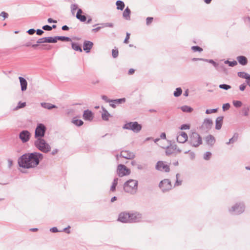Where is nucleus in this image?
<instances>
[{
  "label": "nucleus",
  "instance_id": "nucleus-1",
  "mask_svg": "<svg viewBox=\"0 0 250 250\" xmlns=\"http://www.w3.org/2000/svg\"><path fill=\"white\" fill-rule=\"evenodd\" d=\"M42 158L43 155L40 152L25 153L20 157L18 164L22 168H34L39 164L40 160Z\"/></svg>",
  "mask_w": 250,
  "mask_h": 250
},
{
  "label": "nucleus",
  "instance_id": "nucleus-2",
  "mask_svg": "<svg viewBox=\"0 0 250 250\" xmlns=\"http://www.w3.org/2000/svg\"><path fill=\"white\" fill-rule=\"evenodd\" d=\"M35 146L43 153H48L51 150V146L43 138L36 139L34 141Z\"/></svg>",
  "mask_w": 250,
  "mask_h": 250
},
{
  "label": "nucleus",
  "instance_id": "nucleus-3",
  "mask_svg": "<svg viewBox=\"0 0 250 250\" xmlns=\"http://www.w3.org/2000/svg\"><path fill=\"white\" fill-rule=\"evenodd\" d=\"M138 182L137 180L129 179L125 183L124 189L125 192L135 194L137 190Z\"/></svg>",
  "mask_w": 250,
  "mask_h": 250
},
{
  "label": "nucleus",
  "instance_id": "nucleus-4",
  "mask_svg": "<svg viewBox=\"0 0 250 250\" xmlns=\"http://www.w3.org/2000/svg\"><path fill=\"white\" fill-rule=\"evenodd\" d=\"M189 144L194 147H198L202 143L201 136L197 132H192L189 137Z\"/></svg>",
  "mask_w": 250,
  "mask_h": 250
},
{
  "label": "nucleus",
  "instance_id": "nucleus-5",
  "mask_svg": "<svg viewBox=\"0 0 250 250\" xmlns=\"http://www.w3.org/2000/svg\"><path fill=\"white\" fill-rule=\"evenodd\" d=\"M123 128L125 129L132 130L134 132L138 133L141 130L142 125L137 122H129L125 124Z\"/></svg>",
  "mask_w": 250,
  "mask_h": 250
},
{
  "label": "nucleus",
  "instance_id": "nucleus-6",
  "mask_svg": "<svg viewBox=\"0 0 250 250\" xmlns=\"http://www.w3.org/2000/svg\"><path fill=\"white\" fill-rule=\"evenodd\" d=\"M46 127L42 123L38 124L35 130V138H42L45 135Z\"/></svg>",
  "mask_w": 250,
  "mask_h": 250
},
{
  "label": "nucleus",
  "instance_id": "nucleus-7",
  "mask_svg": "<svg viewBox=\"0 0 250 250\" xmlns=\"http://www.w3.org/2000/svg\"><path fill=\"white\" fill-rule=\"evenodd\" d=\"M245 208V207L244 203H236L229 211L232 214L237 215L243 212Z\"/></svg>",
  "mask_w": 250,
  "mask_h": 250
},
{
  "label": "nucleus",
  "instance_id": "nucleus-8",
  "mask_svg": "<svg viewBox=\"0 0 250 250\" xmlns=\"http://www.w3.org/2000/svg\"><path fill=\"white\" fill-rule=\"evenodd\" d=\"M159 186L163 192L170 190L172 187L170 181L167 179L161 181Z\"/></svg>",
  "mask_w": 250,
  "mask_h": 250
},
{
  "label": "nucleus",
  "instance_id": "nucleus-9",
  "mask_svg": "<svg viewBox=\"0 0 250 250\" xmlns=\"http://www.w3.org/2000/svg\"><path fill=\"white\" fill-rule=\"evenodd\" d=\"M117 172L120 177L128 175L130 173V169L123 164H120L118 166Z\"/></svg>",
  "mask_w": 250,
  "mask_h": 250
},
{
  "label": "nucleus",
  "instance_id": "nucleus-10",
  "mask_svg": "<svg viewBox=\"0 0 250 250\" xmlns=\"http://www.w3.org/2000/svg\"><path fill=\"white\" fill-rule=\"evenodd\" d=\"M155 168L158 171L166 172H169L170 170L169 166L166 164V162L162 161H159L157 163Z\"/></svg>",
  "mask_w": 250,
  "mask_h": 250
},
{
  "label": "nucleus",
  "instance_id": "nucleus-11",
  "mask_svg": "<svg viewBox=\"0 0 250 250\" xmlns=\"http://www.w3.org/2000/svg\"><path fill=\"white\" fill-rule=\"evenodd\" d=\"M129 223H137L141 221L142 214L137 212H129Z\"/></svg>",
  "mask_w": 250,
  "mask_h": 250
},
{
  "label": "nucleus",
  "instance_id": "nucleus-12",
  "mask_svg": "<svg viewBox=\"0 0 250 250\" xmlns=\"http://www.w3.org/2000/svg\"><path fill=\"white\" fill-rule=\"evenodd\" d=\"M31 133L27 130L21 131L19 134V138L23 143L27 142L30 139Z\"/></svg>",
  "mask_w": 250,
  "mask_h": 250
},
{
  "label": "nucleus",
  "instance_id": "nucleus-13",
  "mask_svg": "<svg viewBox=\"0 0 250 250\" xmlns=\"http://www.w3.org/2000/svg\"><path fill=\"white\" fill-rule=\"evenodd\" d=\"M120 157L126 159H133L135 157L134 153L128 150H122L120 154Z\"/></svg>",
  "mask_w": 250,
  "mask_h": 250
},
{
  "label": "nucleus",
  "instance_id": "nucleus-14",
  "mask_svg": "<svg viewBox=\"0 0 250 250\" xmlns=\"http://www.w3.org/2000/svg\"><path fill=\"white\" fill-rule=\"evenodd\" d=\"M129 212H123L119 214L118 220L123 223H129Z\"/></svg>",
  "mask_w": 250,
  "mask_h": 250
},
{
  "label": "nucleus",
  "instance_id": "nucleus-15",
  "mask_svg": "<svg viewBox=\"0 0 250 250\" xmlns=\"http://www.w3.org/2000/svg\"><path fill=\"white\" fill-rule=\"evenodd\" d=\"M212 125V121L210 119L206 118L204 120L202 125V128L206 129L207 131H208L211 128Z\"/></svg>",
  "mask_w": 250,
  "mask_h": 250
},
{
  "label": "nucleus",
  "instance_id": "nucleus-16",
  "mask_svg": "<svg viewBox=\"0 0 250 250\" xmlns=\"http://www.w3.org/2000/svg\"><path fill=\"white\" fill-rule=\"evenodd\" d=\"M180 152L181 150L177 148L176 145H171L167 147L166 150V154L167 156H169L176 152Z\"/></svg>",
  "mask_w": 250,
  "mask_h": 250
},
{
  "label": "nucleus",
  "instance_id": "nucleus-17",
  "mask_svg": "<svg viewBox=\"0 0 250 250\" xmlns=\"http://www.w3.org/2000/svg\"><path fill=\"white\" fill-rule=\"evenodd\" d=\"M188 139L187 134L185 132H181L177 136V141L180 143L186 142Z\"/></svg>",
  "mask_w": 250,
  "mask_h": 250
},
{
  "label": "nucleus",
  "instance_id": "nucleus-18",
  "mask_svg": "<svg viewBox=\"0 0 250 250\" xmlns=\"http://www.w3.org/2000/svg\"><path fill=\"white\" fill-rule=\"evenodd\" d=\"M93 45V43L92 42L88 41H85L83 42V49L86 53H89Z\"/></svg>",
  "mask_w": 250,
  "mask_h": 250
},
{
  "label": "nucleus",
  "instance_id": "nucleus-19",
  "mask_svg": "<svg viewBox=\"0 0 250 250\" xmlns=\"http://www.w3.org/2000/svg\"><path fill=\"white\" fill-rule=\"evenodd\" d=\"M83 118L86 121H91L93 119L92 112L88 109L84 110L83 114Z\"/></svg>",
  "mask_w": 250,
  "mask_h": 250
},
{
  "label": "nucleus",
  "instance_id": "nucleus-20",
  "mask_svg": "<svg viewBox=\"0 0 250 250\" xmlns=\"http://www.w3.org/2000/svg\"><path fill=\"white\" fill-rule=\"evenodd\" d=\"M19 79L20 83V85L21 87V90L22 91H24L27 89V82L24 78L22 77H19Z\"/></svg>",
  "mask_w": 250,
  "mask_h": 250
},
{
  "label": "nucleus",
  "instance_id": "nucleus-21",
  "mask_svg": "<svg viewBox=\"0 0 250 250\" xmlns=\"http://www.w3.org/2000/svg\"><path fill=\"white\" fill-rule=\"evenodd\" d=\"M207 144L210 146H212L215 142V139L214 136L211 135L207 136L205 138Z\"/></svg>",
  "mask_w": 250,
  "mask_h": 250
},
{
  "label": "nucleus",
  "instance_id": "nucleus-22",
  "mask_svg": "<svg viewBox=\"0 0 250 250\" xmlns=\"http://www.w3.org/2000/svg\"><path fill=\"white\" fill-rule=\"evenodd\" d=\"M223 117L222 116L218 117L215 121V128L219 130L221 128L223 123Z\"/></svg>",
  "mask_w": 250,
  "mask_h": 250
},
{
  "label": "nucleus",
  "instance_id": "nucleus-23",
  "mask_svg": "<svg viewBox=\"0 0 250 250\" xmlns=\"http://www.w3.org/2000/svg\"><path fill=\"white\" fill-rule=\"evenodd\" d=\"M83 11L82 9H79L76 14V18L79 19L80 21L84 22L86 20V18L84 15H82V13Z\"/></svg>",
  "mask_w": 250,
  "mask_h": 250
},
{
  "label": "nucleus",
  "instance_id": "nucleus-24",
  "mask_svg": "<svg viewBox=\"0 0 250 250\" xmlns=\"http://www.w3.org/2000/svg\"><path fill=\"white\" fill-rule=\"evenodd\" d=\"M237 60L239 63L242 65H245L248 63V60L247 58L244 56H238L237 57Z\"/></svg>",
  "mask_w": 250,
  "mask_h": 250
},
{
  "label": "nucleus",
  "instance_id": "nucleus-25",
  "mask_svg": "<svg viewBox=\"0 0 250 250\" xmlns=\"http://www.w3.org/2000/svg\"><path fill=\"white\" fill-rule=\"evenodd\" d=\"M103 109V113L102 114V118L104 121H108L109 120V117H110V114L108 112V111L104 107H102Z\"/></svg>",
  "mask_w": 250,
  "mask_h": 250
},
{
  "label": "nucleus",
  "instance_id": "nucleus-26",
  "mask_svg": "<svg viewBox=\"0 0 250 250\" xmlns=\"http://www.w3.org/2000/svg\"><path fill=\"white\" fill-rule=\"evenodd\" d=\"M130 13L131 11L130 9L127 7L125 10H124L123 13V17L126 20H130Z\"/></svg>",
  "mask_w": 250,
  "mask_h": 250
},
{
  "label": "nucleus",
  "instance_id": "nucleus-27",
  "mask_svg": "<svg viewBox=\"0 0 250 250\" xmlns=\"http://www.w3.org/2000/svg\"><path fill=\"white\" fill-rule=\"evenodd\" d=\"M41 105L42 107L47 109H51L52 108H57L56 105L48 103H42Z\"/></svg>",
  "mask_w": 250,
  "mask_h": 250
},
{
  "label": "nucleus",
  "instance_id": "nucleus-28",
  "mask_svg": "<svg viewBox=\"0 0 250 250\" xmlns=\"http://www.w3.org/2000/svg\"><path fill=\"white\" fill-rule=\"evenodd\" d=\"M237 75L240 78L246 79V80H249L250 78V75L245 72H239Z\"/></svg>",
  "mask_w": 250,
  "mask_h": 250
},
{
  "label": "nucleus",
  "instance_id": "nucleus-29",
  "mask_svg": "<svg viewBox=\"0 0 250 250\" xmlns=\"http://www.w3.org/2000/svg\"><path fill=\"white\" fill-rule=\"evenodd\" d=\"M117 9L118 10H123L125 6L124 2L122 0H117L116 2Z\"/></svg>",
  "mask_w": 250,
  "mask_h": 250
},
{
  "label": "nucleus",
  "instance_id": "nucleus-30",
  "mask_svg": "<svg viewBox=\"0 0 250 250\" xmlns=\"http://www.w3.org/2000/svg\"><path fill=\"white\" fill-rule=\"evenodd\" d=\"M72 48L75 51L82 52L81 46L77 43L72 42L71 43Z\"/></svg>",
  "mask_w": 250,
  "mask_h": 250
},
{
  "label": "nucleus",
  "instance_id": "nucleus-31",
  "mask_svg": "<svg viewBox=\"0 0 250 250\" xmlns=\"http://www.w3.org/2000/svg\"><path fill=\"white\" fill-rule=\"evenodd\" d=\"M56 42L58 40L61 41H66V42H70L71 41V39L69 37H65V36H56Z\"/></svg>",
  "mask_w": 250,
  "mask_h": 250
},
{
  "label": "nucleus",
  "instance_id": "nucleus-32",
  "mask_svg": "<svg viewBox=\"0 0 250 250\" xmlns=\"http://www.w3.org/2000/svg\"><path fill=\"white\" fill-rule=\"evenodd\" d=\"M181 109L183 112L188 113H190L193 110V109L191 107L188 105H184L181 106Z\"/></svg>",
  "mask_w": 250,
  "mask_h": 250
},
{
  "label": "nucleus",
  "instance_id": "nucleus-33",
  "mask_svg": "<svg viewBox=\"0 0 250 250\" xmlns=\"http://www.w3.org/2000/svg\"><path fill=\"white\" fill-rule=\"evenodd\" d=\"M118 178H115L113 180V181L112 182V186L110 188V190L112 192H114L115 190L116 187L118 184Z\"/></svg>",
  "mask_w": 250,
  "mask_h": 250
},
{
  "label": "nucleus",
  "instance_id": "nucleus-34",
  "mask_svg": "<svg viewBox=\"0 0 250 250\" xmlns=\"http://www.w3.org/2000/svg\"><path fill=\"white\" fill-rule=\"evenodd\" d=\"M203 61H205L210 63L212 64V65L215 67V68L218 70V63L215 62L213 60H208L205 59V60H203Z\"/></svg>",
  "mask_w": 250,
  "mask_h": 250
},
{
  "label": "nucleus",
  "instance_id": "nucleus-35",
  "mask_svg": "<svg viewBox=\"0 0 250 250\" xmlns=\"http://www.w3.org/2000/svg\"><path fill=\"white\" fill-rule=\"evenodd\" d=\"M182 93V90L181 87H178L176 88L175 90L173 93V95L175 97H178L180 96Z\"/></svg>",
  "mask_w": 250,
  "mask_h": 250
},
{
  "label": "nucleus",
  "instance_id": "nucleus-36",
  "mask_svg": "<svg viewBox=\"0 0 250 250\" xmlns=\"http://www.w3.org/2000/svg\"><path fill=\"white\" fill-rule=\"evenodd\" d=\"M180 176V174H179V173L176 174V180L174 184V187H177V186L181 185L182 183V180H179V178Z\"/></svg>",
  "mask_w": 250,
  "mask_h": 250
},
{
  "label": "nucleus",
  "instance_id": "nucleus-37",
  "mask_svg": "<svg viewBox=\"0 0 250 250\" xmlns=\"http://www.w3.org/2000/svg\"><path fill=\"white\" fill-rule=\"evenodd\" d=\"M125 102V98L112 100V103H114L115 104H120L122 103H124Z\"/></svg>",
  "mask_w": 250,
  "mask_h": 250
},
{
  "label": "nucleus",
  "instance_id": "nucleus-38",
  "mask_svg": "<svg viewBox=\"0 0 250 250\" xmlns=\"http://www.w3.org/2000/svg\"><path fill=\"white\" fill-rule=\"evenodd\" d=\"M25 106H26V103L25 102L21 103V102H19L18 104V105L14 108V110H18V109H19L20 108H23V107H25Z\"/></svg>",
  "mask_w": 250,
  "mask_h": 250
},
{
  "label": "nucleus",
  "instance_id": "nucleus-39",
  "mask_svg": "<svg viewBox=\"0 0 250 250\" xmlns=\"http://www.w3.org/2000/svg\"><path fill=\"white\" fill-rule=\"evenodd\" d=\"M46 38V42H48V43H56V42H57L56 36L54 37H47Z\"/></svg>",
  "mask_w": 250,
  "mask_h": 250
},
{
  "label": "nucleus",
  "instance_id": "nucleus-40",
  "mask_svg": "<svg viewBox=\"0 0 250 250\" xmlns=\"http://www.w3.org/2000/svg\"><path fill=\"white\" fill-rule=\"evenodd\" d=\"M224 63L225 64H228L231 67H233L237 64V62L236 61L230 62L229 60H227L224 62Z\"/></svg>",
  "mask_w": 250,
  "mask_h": 250
},
{
  "label": "nucleus",
  "instance_id": "nucleus-41",
  "mask_svg": "<svg viewBox=\"0 0 250 250\" xmlns=\"http://www.w3.org/2000/svg\"><path fill=\"white\" fill-rule=\"evenodd\" d=\"M72 123L74 124H75L76 125H77L79 126L82 125L83 124V122L82 120H78V119L73 120L72 121Z\"/></svg>",
  "mask_w": 250,
  "mask_h": 250
},
{
  "label": "nucleus",
  "instance_id": "nucleus-42",
  "mask_svg": "<svg viewBox=\"0 0 250 250\" xmlns=\"http://www.w3.org/2000/svg\"><path fill=\"white\" fill-rule=\"evenodd\" d=\"M238 136L239 134L237 133H235L233 137L229 139V142H232V143H234L237 140Z\"/></svg>",
  "mask_w": 250,
  "mask_h": 250
},
{
  "label": "nucleus",
  "instance_id": "nucleus-43",
  "mask_svg": "<svg viewBox=\"0 0 250 250\" xmlns=\"http://www.w3.org/2000/svg\"><path fill=\"white\" fill-rule=\"evenodd\" d=\"M219 87L227 90L231 88V86L227 84H221L219 85Z\"/></svg>",
  "mask_w": 250,
  "mask_h": 250
},
{
  "label": "nucleus",
  "instance_id": "nucleus-44",
  "mask_svg": "<svg viewBox=\"0 0 250 250\" xmlns=\"http://www.w3.org/2000/svg\"><path fill=\"white\" fill-rule=\"evenodd\" d=\"M233 104L235 107L238 108L242 106V103L240 101H233Z\"/></svg>",
  "mask_w": 250,
  "mask_h": 250
},
{
  "label": "nucleus",
  "instance_id": "nucleus-45",
  "mask_svg": "<svg viewBox=\"0 0 250 250\" xmlns=\"http://www.w3.org/2000/svg\"><path fill=\"white\" fill-rule=\"evenodd\" d=\"M191 49L194 52H202L203 51V49L198 46H193L191 47Z\"/></svg>",
  "mask_w": 250,
  "mask_h": 250
},
{
  "label": "nucleus",
  "instance_id": "nucleus-46",
  "mask_svg": "<svg viewBox=\"0 0 250 250\" xmlns=\"http://www.w3.org/2000/svg\"><path fill=\"white\" fill-rule=\"evenodd\" d=\"M211 156V153L210 152H209V151L206 152L204 154V159L206 160H208L210 158Z\"/></svg>",
  "mask_w": 250,
  "mask_h": 250
},
{
  "label": "nucleus",
  "instance_id": "nucleus-47",
  "mask_svg": "<svg viewBox=\"0 0 250 250\" xmlns=\"http://www.w3.org/2000/svg\"><path fill=\"white\" fill-rule=\"evenodd\" d=\"M102 25V27H113L114 24L112 23H103L101 24Z\"/></svg>",
  "mask_w": 250,
  "mask_h": 250
},
{
  "label": "nucleus",
  "instance_id": "nucleus-48",
  "mask_svg": "<svg viewBox=\"0 0 250 250\" xmlns=\"http://www.w3.org/2000/svg\"><path fill=\"white\" fill-rule=\"evenodd\" d=\"M119 52L118 49H112V56L114 58H116L118 56Z\"/></svg>",
  "mask_w": 250,
  "mask_h": 250
},
{
  "label": "nucleus",
  "instance_id": "nucleus-49",
  "mask_svg": "<svg viewBox=\"0 0 250 250\" xmlns=\"http://www.w3.org/2000/svg\"><path fill=\"white\" fill-rule=\"evenodd\" d=\"M217 111V108L210 109H207L206 110L205 113L207 114H209L215 113Z\"/></svg>",
  "mask_w": 250,
  "mask_h": 250
},
{
  "label": "nucleus",
  "instance_id": "nucleus-50",
  "mask_svg": "<svg viewBox=\"0 0 250 250\" xmlns=\"http://www.w3.org/2000/svg\"><path fill=\"white\" fill-rule=\"evenodd\" d=\"M46 38L43 37L39 39L37 41V43L38 44L42 43H46Z\"/></svg>",
  "mask_w": 250,
  "mask_h": 250
},
{
  "label": "nucleus",
  "instance_id": "nucleus-51",
  "mask_svg": "<svg viewBox=\"0 0 250 250\" xmlns=\"http://www.w3.org/2000/svg\"><path fill=\"white\" fill-rule=\"evenodd\" d=\"M189 153V157L191 160H193L195 158V153L193 152H189V151H187L185 152V153Z\"/></svg>",
  "mask_w": 250,
  "mask_h": 250
},
{
  "label": "nucleus",
  "instance_id": "nucleus-52",
  "mask_svg": "<svg viewBox=\"0 0 250 250\" xmlns=\"http://www.w3.org/2000/svg\"><path fill=\"white\" fill-rule=\"evenodd\" d=\"M78 5L76 4H72L71 5V10L72 13L73 14L75 11L77 9Z\"/></svg>",
  "mask_w": 250,
  "mask_h": 250
},
{
  "label": "nucleus",
  "instance_id": "nucleus-53",
  "mask_svg": "<svg viewBox=\"0 0 250 250\" xmlns=\"http://www.w3.org/2000/svg\"><path fill=\"white\" fill-rule=\"evenodd\" d=\"M230 108V104L229 103L224 104L222 107L223 111H226Z\"/></svg>",
  "mask_w": 250,
  "mask_h": 250
},
{
  "label": "nucleus",
  "instance_id": "nucleus-54",
  "mask_svg": "<svg viewBox=\"0 0 250 250\" xmlns=\"http://www.w3.org/2000/svg\"><path fill=\"white\" fill-rule=\"evenodd\" d=\"M102 99L106 103H112V100L109 99L108 97L105 95H102Z\"/></svg>",
  "mask_w": 250,
  "mask_h": 250
},
{
  "label": "nucleus",
  "instance_id": "nucleus-55",
  "mask_svg": "<svg viewBox=\"0 0 250 250\" xmlns=\"http://www.w3.org/2000/svg\"><path fill=\"white\" fill-rule=\"evenodd\" d=\"M42 29L45 31H51L52 29V27H51L50 25H45L42 26Z\"/></svg>",
  "mask_w": 250,
  "mask_h": 250
},
{
  "label": "nucleus",
  "instance_id": "nucleus-56",
  "mask_svg": "<svg viewBox=\"0 0 250 250\" xmlns=\"http://www.w3.org/2000/svg\"><path fill=\"white\" fill-rule=\"evenodd\" d=\"M189 128H190L189 125H187V124H183L180 127V129L181 130L188 129H189Z\"/></svg>",
  "mask_w": 250,
  "mask_h": 250
},
{
  "label": "nucleus",
  "instance_id": "nucleus-57",
  "mask_svg": "<svg viewBox=\"0 0 250 250\" xmlns=\"http://www.w3.org/2000/svg\"><path fill=\"white\" fill-rule=\"evenodd\" d=\"M152 17H147L146 19V23L147 25H149L153 21Z\"/></svg>",
  "mask_w": 250,
  "mask_h": 250
},
{
  "label": "nucleus",
  "instance_id": "nucleus-58",
  "mask_svg": "<svg viewBox=\"0 0 250 250\" xmlns=\"http://www.w3.org/2000/svg\"><path fill=\"white\" fill-rule=\"evenodd\" d=\"M1 16L3 18L4 20L6 18H7L8 17V13H7L6 12H4V11H2L1 12V13L0 14V17Z\"/></svg>",
  "mask_w": 250,
  "mask_h": 250
},
{
  "label": "nucleus",
  "instance_id": "nucleus-59",
  "mask_svg": "<svg viewBox=\"0 0 250 250\" xmlns=\"http://www.w3.org/2000/svg\"><path fill=\"white\" fill-rule=\"evenodd\" d=\"M249 107L244 108L243 109V112L244 113V115L246 116H247L249 115Z\"/></svg>",
  "mask_w": 250,
  "mask_h": 250
},
{
  "label": "nucleus",
  "instance_id": "nucleus-60",
  "mask_svg": "<svg viewBox=\"0 0 250 250\" xmlns=\"http://www.w3.org/2000/svg\"><path fill=\"white\" fill-rule=\"evenodd\" d=\"M35 32L36 30L34 29H30L27 31V33L29 35H33Z\"/></svg>",
  "mask_w": 250,
  "mask_h": 250
},
{
  "label": "nucleus",
  "instance_id": "nucleus-61",
  "mask_svg": "<svg viewBox=\"0 0 250 250\" xmlns=\"http://www.w3.org/2000/svg\"><path fill=\"white\" fill-rule=\"evenodd\" d=\"M36 34L39 36L42 35L44 33L43 30H42V29H37L36 31Z\"/></svg>",
  "mask_w": 250,
  "mask_h": 250
},
{
  "label": "nucleus",
  "instance_id": "nucleus-62",
  "mask_svg": "<svg viewBox=\"0 0 250 250\" xmlns=\"http://www.w3.org/2000/svg\"><path fill=\"white\" fill-rule=\"evenodd\" d=\"M129 37H130V34L128 33H126V37L124 40V43H127L128 41V39H129Z\"/></svg>",
  "mask_w": 250,
  "mask_h": 250
},
{
  "label": "nucleus",
  "instance_id": "nucleus-63",
  "mask_svg": "<svg viewBox=\"0 0 250 250\" xmlns=\"http://www.w3.org/2000/svg\"><path fill=\"white\" fill-rule=\"evenodd\" d=\"M246 85L245 83L242 84L239 86V89L241 91H244L246 88Z\"/></svg>",
  "mask_w": 250,
  "mask_h": 250
},
{
  "label": "nucleus",
  "instance_id": "nucleus-64",
  "mask_svg": "<svg viewBox=\"0 0 250 250\" xmlns=\"http://www.w3.org/2000/svg\"><path fill=\"white\" fill-rule=\"evenodd\" d=\"M50 230L52 232H57L59 231L56 227H53L51 228Z\"/></svg>",
  "mask_w": 250,
  "mask_h": 250
}]
</instances>
